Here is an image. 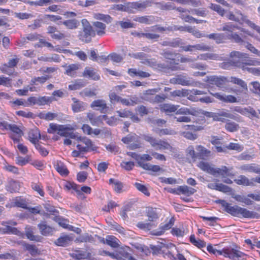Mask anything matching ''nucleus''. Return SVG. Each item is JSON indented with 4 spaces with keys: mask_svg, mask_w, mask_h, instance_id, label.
<instances>
[{
    "mask_svg": "<svg viewBox=\"0 0 260 260\" xmlns=\"http://www.w3.org/2000/svg\"><path fill=\"white\" fill-rule=\"evenodd\" d=\"M216 203L220 204L224 208V211L230 213L233 216L238 217L247 218H258L260 215L258 213L247 210L238 206H231L230 204L224 200H219L216 201Z\"/></svg>",
    "mask_w": 260,
    "mask_h": 260,
    "instance_id": "nucleus-1",
    "label": "nucleus"
},
{
    "mask_svg": "<svg viewBox=\"0 0 260 260\" xmlns=\"http://www.w3.org/2000/svg\"><path fill=\"white\" fill-rule=\"evenodd\" d=\"M198 166L203 171L215 177L221 176L226 178L233 175L231 172L232 168H228L226 166H222L220 168H214L213 165L203 161L199 162Z\"/></svg>",
    "mask_w": 260,
    "mask_h": 260,
    "instance_id": "nucleus-2",
    "label": "nucleus"
},
{
    "mask_svg": "<svg viewBox=\"0 0 260 260\" xmlns=\"http://www.w3.org/2000/svg\"><path fill=\"white\" fill-rule=\"evenodd\" d=\"M142 138L155 150H168L172 153L177 152V149L173 147L170 144L165 140L157 139L148 134L143 135Z\"/></svg>",
    "mask_w": 260,
    "mask_h": 260,
    "instance_id": "nucleus-3",
    "label": "nucleus"
},
{
    "mask_svg": "<svg viewBox=\"0 0 260 260\" xmlns=\"http://www.w3.org/2000/svg\"><path fill=\"white\" fill-rule=\"evenodd\" d=\"M82 29L79 31V39L85 43H88L95 36V31L89 22L85 19L82 20Z\"/></svg>",
    "mask_w": 260,
    "mask_h": 260,
    "instance_id": "nucleus-4",
    "label": "nucleus"
},
{
    "mask_svg": "<svg viewBox=\"0 0 260 260\" xmlns=\"http://www.w3.org/2000/svg\"><path fill=\"white\" fill-rule=\"evenodd\" d=\"M170 83L173 84H180L182 86H196V82L191 78L183 75H178L170 79Z\"/></svg>",
    "mask_w": 260,
    "mask_h": 260,
    "instance_id": "nucleus-5",
    "label": "nucleus"
},
{
    "mask_svg": "<svg viewBox=\"0 0 260 260\" xmlns=\"http://www.w3.org/2000/svg\"><path fill=\"white\" fill-rule=\"evenodd\" d=\"M113 258L116 260H137L128 252L127 247H120L114 252Z\"/></svg>",
    "mask_w": 260,
    "mask_h": 260,
    "instance_id": "nucleus-6",
    "label": "nucleus"
},
{
    "mask_svg": "<svg viewBox=\"0 0 260 260\" xmlns=\"http://www.w3.org/2000/svg\"><path fill=\"white\" fill-rule=\"evenodd\" d=\"M235 117V115L229 113L227 110L222 109L214 112L212 118L214 121L225 122V118L234 119Z\"/></svg>",
    "mask_w": 260,
    "mask_h": 260,
    "instance_id": "nucleus-7",
    "label": "nucleus"
},
{
    "mask_svg": "<svg viewBox=\"0 0 260 260\" xmlns=\"http://www.w3.org/2000/svg\"><path fill=\"white\" fill-rule=\"evenodd\" d=\"M153 3V2L150 0H146L142 2H130L131 13H134V9L139 11H143L147 7H151Z\"/></svg>",
    "mask_w": 260,
    "mask_h": 260,
    "instance_id": "nucleus-8",
    "label": "nucleus"
},
{
    "mask_svg": "<svg viewBox=\"0 0 260 260\" xmlns=\"http://www.w3.org/2000/svg\"><path fill=\"white\" fill-rule=\"evenodd\" d=\"M37 226L40 234L45 237L53 235L55 231L53 227L48 225L45 221H41Z\"/></svg>",
    "mask_w": 260,
    "mask_h": 260,
    "instance_id": "nucleus-9",
    "label": "nucleus"
},
{
    "mask_svg": "<svg viewBox=\"0 0 260 260\" xmlns=\"http://www.w3.org/2000/svg\"><path fill=\"white\" fill-rule=\"evenodd\" d=\"M73 241L72 236L69 235L62 234L57 239L54 243L57 246L67 247L71 245Z\"/></svg>",
    "mask_w": 260,
    "mask_h": 260,
    "instance_id": "nucleus-10",
    "label": "nucleus"
},
{
    "mask_svg": "<svg viewBox=\"0 0 260 260\" xmlns=\"http://www.w3.org/2000/svg\"><path fill=\"white\" fill-rule=\"evenodd\" d=\"M206 81L211 84H214L219 88H221L225 85L227 82V79L224 77L211 76L207 77Z\"/></svg>",
    "mask_w": 260,
    "mask_h": 260,
    "instance_id": "nucleus-11",
    "label": "nucleus"
},
{
    "mask_svg": "<svg viewBox=\"0 0 260 260\" xmlns=\"http://www.w3.org/2000/svg\"><path fill=\"white\" fill-rule=\"evenodd\" d=\"M211 89H212L211 88L209 90L210 94H212L213 96L222 102L228 103H234L238 102L236 98L232 95H225L224 94H222L218 92L213 93L211 91Z\"/></svg>",
    "mask_w": 260,
    "mask_h": 260,
    "instance_id": "nucleus-12",
    "label": "nucleus"
},
{
    "mask_svg": "<svg viewBox=\"0 0 260 260\" xmlns=\"http://www.w3.org/2000/svg\"><path fill=\"white\" fill-rule=\"evenodd\" d=\"M35 228L31 226H27L25 228V234L27 239L30 241L35 242H41L43 237L39 235H35Z\"/></svg>",
    "mask_w": 260,
    "mask_h": 260,
    "instance_id": "nucleus-13",
    "label": "nucleus"
},
{
    "mask_svg": "<svg viewBox=\"0 0 260 260\" xmlns=\"http://www.w3.org/2000/svg\"><path fill=\"white\" fill-rule=\"evenodd\" d=\"M223 251L224 256L234 260L238 259L244 255L243 252L231 248H224Z\"/></svg>",
    "mask_w": 260,
    "mask_h": 260,
    "instance_id": "nucleus-14",
    "label": "nucleus"
},
{
    "mask_svg": "<svg viewBox=\"0 0 260 260\" xmlns=\"http://www.w3.org/2000/svg\"><path fill=\"white\" fill-rule=\"evenodd\" d=\"M87 116L92 125L98 126L102 123L104 118L105 117V115L96 116L94 113H88Z\"/></svg>",
    "mask_w": 260,
    "mask_h": 260,
    "instance_id": "nucleus-15",
    "label": "nucleus"
},
{
    "mask_svg": "<svg viewBox=\"0 0 260 260\" xmlns=\"http://www.w3.org/2000/svg\"><path fill=\"white\" fill-rule=\"evenodd\" d=\"M236 111L242 115L247 116L250 118L253 117L259 118L258 114L253 108L249 107L247 108L239 109L236 110Z\"/></svg>",
    "mask_w": 260,
    "mask_h": 260,
    "instance_id": "nucleus-16",
    "label": "nucleus"
},
{
    "mask_svg": "<svg viewBox=\"0 0 260 260\" xmlns=\"http://www.w3.org/2000/svg\"><path fill=\"white\" fill-rule=\"evenodd\" d=\"M28 138L29 141L34 144L37 145V143L41 139L40 131L37 128L31 129L28 133Z\"/></svg>",
    "mask_w": 260,
    "mask_h": 260,
    "instance_id": "nucleus-17",
    "label": "nucleus"
},
{
    "mask_svg": "<svg viewBox=\"0 0 260 260\" xmlns=\"http://www.w3.org/2000/svg\"><path fill=\"white\" fill-rule=\"evenodd\" d=\"M72 100L73 101L72 109L74 112H80L85 109V104L83 102L78 100L75 98H73Z\"/></svg>",
    "mask_w": 260,
    "mask_h": 260,
    "instance_id": "nucleus-18",
    "label": "nucleus"
},
{
    "mask_svg": "<svg viewBox=\"0 0 260 260\" xmlns=\"http://www.w3.org/2000/svg\"><path fill=\"white\" fill-rule=\"evenodd\" d=\"M102 242L113 248H117L119 246L120 241L114 236H107L106 239H103Z\"/></svg>",
    "mask_w": 260,
    "mask_h": 260,
    "instance_id": "nucleus-19",
    "label": "nucleus"
},
{
    "mask_svg": "<svg viewBox=\"0 0 260 260\" xmlns=\"http://www.w3.org/2000/svg\"><path fill=\"white\" fill-rule=\"evenodd\" d=\"M1 124L6 129H10L17 135L21 137L22 131L16 124H9L7 122H1Z\"/></svg>",
    "mask_w": 260,
    "mask_h": 260,
    "instance_id": "nucleus-20",
    "label": "nucleus"
},
{
    "mask_svg": "<svg viewBox=\"0 0 260 260\" xmlns=\"http://www.w3.org/2000/svg\"><path fill=\"white\" fill-rule=\"evenodd\" d=\"M174 219L173 218H171L168 223L160 226V231H154L153 233V235L157 236L161 235L165 231L171 229L172 225L174 224Z\"/></svg>",
    "mask_w": 260,
    "mask_h": 260,
    "instance_id": "nucleus-21",
    "label": "nucleus"
},
{
    "mask_svg": "<svg viewBox=\"0 0 260 260\" xmlns=\"http://www.w3.org/2000/svg\"><path fill=\"white\" fill-rule=\"evenodd\" d=\"M240 169L242 171L260 174V168L254 164L242 165L240 166Z\"/></svg>",
    "mask_w": 260,
    "mask_h": 260,
    "instance_id": "nucleus-22",
    "label": "nucleus"
},
{
    "mask_svg": "<svg viewBox=\"0 0 260 260\" xmlns=\"http://www.w3.org/2000/svg\"><path fill=\"white\" fill-rule=\"evenodd\" d=\"M91 107L92 108L98 107L99 108L96 109V110H100L102 113L104 112L105 110L108 108L106 102L103 100H97L94 101L91 104Z\"/></svg>",
    "mask_w": 260,
    "mask_h": 260,
    "instance_id": "nucleus-23",
    "label": "nucleus"
},
{
    "mask_svg": "<svg viewBox=\"0 0 260 260\" xmlns=\"http://www.w3.org/2000/svg\"><path fill=\"white\" fill-rule=\"evenodd\" d=\"M236 183L238 185L244 186H254V183L251 180H249L244 175H240L237 179L234 180Z\"/></svg>",
    "mask_w": 260,
    "mask_h": 260,
    "instance_id": "nucleus-24",
    "label": "nucleus"
},
{
    "mask_svg": "<svg viewBox=\"0 0 260 260\" xmlns=\"http://www.w3.org/2000/svg\"><path fill=\"white\" fill-rule=\"evenodd\" d=\"M92 25L95 28V34L96 33L98 36H102L105 34L106 24L99 21H96L93 22Z\"/></svg>",
    "mask_w": 260,
    "mask_h": 260,
    "instance_id": "nucleus-25",
    "label": "nucleus"
},
{
    "mask_svg": "<svg viewBox=\"0 0 260 260\" xmlns=\"http://www.w3.org/2000/svg\"><path fill=\"white\" fill-rule=\"evenodd\" d=\"M198 111L196 108L190 107L189 108L186 107H182L180 109H178L177 110V113L179 114L184 115H191L193 116H196L198 114Z\"/></svg>",
    "mask_w": 260,
    "mask_h": 260,
    "instance_id": "nucleus-26",
    "label": "nucleus"
},
{
    "mask_svg": "<svg viewBox=\"0 0 260 260\" xmlns=\"http://www.w3.org/2000/svg\"><path fill=\"white\" fill-rule=\"evenodd\" d=\"M160 54L166 59L174 61L175 60V58H178L181 56L180 54L175 53L167 49L163 50Z\"/></svg>",
    "mask_w": 260,
    "mask_h": 260,
    "instance_id": "nucleus-27",
    "label": "nucleus"
},
{
    "mask_svg": "<svg viewBox=\"0 0 260 260\" xmlns=\"http://www.w3.org/2000/svg\"><path fill=\"white\" fill-rule=\"evenodd\" d=\"M139 167L144 170L152 171L154 172H157L161 170V168L158 165H151L144 162H139Z\"/></svg>",
    "mask_w": 260,
    "mask_h": 260,
    "instance_id": "nucleus-28",
    "label": "nucleus"
},
{
    "mask_svg": "<svg viewBox=\"0 0 260 260\" xmlns=\"http://www.w3.org/2000/svg\"><path fill=\"white\" fill-rule=\"evenodd\" d=\"M83 75L84 77H88L94 80H98L100 79V75L97 74L94 70L87 68H85L83 73Z\"/></svg>",
    "mask_w": 260,
    "mask_h": 260,
    "instance_id": "nucleus-29",
    "label": "nucleus"
},
{
    "mask_svg": "<svg viewBox=\"0 0 260 260\" xmlns=\"http://www.w3.org/2000/svg\"><path fill=\"white\" fill-rule=\"evenodd\" d=\"M62 23L68 29H76L79 25L80 22L76 19H69L65 20Z\"/></svg>",
    "mask_w": 260,
    "mask_h": 260,
    "instance_id": "nucleus-30",
    "label": "nucleus"
},
{
    "mask_svg": "<svg viewBox=\"0 0 260 260\" xmlns=\"http://www.w3.org/2000/svg\"><path fill=\"white\" fill-rule=\"evenodd\" d=\"M206 37L210 39H213L215 41L217 44H220L224 42L225 37L224 34H211L206 35Z\"/></svg>",
    "mask_w": 260,
    "mask_h": 260,
    "instance_id": "nucleus-31",
    "label": "nucleus"
},
{
    "mask_svg": "<svg viewBox=\"0 0 260 260\" xmlns=\"http://www.w3.org/2000/svg\"><path fill=\"white\" fill-rule=\"evenodd\" d=\"M19 244L21 245L26 250H28L32 256L35 255L38 253V249L34 245L29 244L23 241H20Z\"/></svg>",
    "mask_w": 260,
    "mask_h": 260,
    "instance_id": "nucleus-32",
    "label": "nucleus"
},
{
    "mask_svg": "<svg viewBox=\"0 0 260 260\" xmlns=\"http://www.w3.org/2000/svg\"><path fill=\"white\" fill-rule=\"evenodd\" d=\"M229 81L233 84L239 85L243 90L246 91L248 90V87L246 83L240 78L235 77H231Z\"/></svg>",
    "mask_w": 260,
    "mask_h": 260,
    "instance_id": "nucleus-33",
    "label": "nucleus"
},
{
    "mask_svg": "<svg viewBox=\"0 0 260 260\" xmlns=\"http://www.w3.org/2000/svg\"><path fill=\"white\" fill-rule=\"evenodd\" d=\"M56 171L61 175L67 176L69 171L66 166L60 161H57L55 166Z\"/></svg>",
    "mask_w": 260,
    "mask_h": 260,
    "instance_id": "nucleus-34",
    "label": "nucleus"
},
{
    "mask_svg": "<svg viewBox=\"0 0 260 260\" xmlns=\"http://www.w3.org/2000/svg\"><path fill=\"white\" fill-rule=\"evenodd\" d=\"M196 149L198 151V155L202 159L210 155L211 151L201 145L198 146Z\"/></svg>",
    "mask_w": 260,
    "mask_h": 260,
    "instance_id": "nucleus-35",
    "label": "nucleus"
},
{
    "mask_svg": "<svg viewBox=\"0 0 260 260\" xmlns=\"http://www.w3.org/2000/svg\"><path fill=\"white\" fill-rule=\"evenodd\" d=\"M129 4L130 2L126 3L124 4V5H114L113 6V9L131 13V6Z\"/></svg>",
    "mask_w": 260,
    "mask_h": 260,
    "instance_id": "nucleus-36",
    "label": "nucleus"
},
{
    "mask_svg": "<svg viewBox=\"0 0 260 260\" xmlns=\"http://www.w3.org/2000/svg\"><path fill=\"white\" fill-rule=\"evenodd\" d=\"M4 233L7 234H12L18 236L23 237L24 234L19 231L16 228L12 227L9 225H7L3 229Z\"/></svg>",
    "mask_w": 260,
    "mask_h": 260,
    "instance_id": "nucleus-37",
    "label": "nucleus"
},
{
    "mask_svg": "<svg viewBox=\"0 0 260 260\" xmlns=\"http://www.w3.org/2000/svg\"><path fill=\"white\" fill-rule=\"evenodd\" d=\"M146 215L150 221H153L158 218V214L155 209L149 207L147 209Z\"/></svg>",
    "mask_w": 260,
    "mask_h": 260,
    "instance_id": "nucleus-38",
    "label": "nucleus"
},
{
    "mask_svg": "<svg viewBox=\"0 0 260 260\" xmlns=\"http://www.w3.org/2000/svg\"><path fill=\"white\" fill-rule=\"evenodd\" d=\"M19 187L18 182L13 180H10L6 186V189L11 192L17 191L19 189Z\"/></svg>",
    "mask_w": 260,
    "mask_h": 260,
    "instance_id": "nucleus-39",
    "label": "nucleus"
},
{
    "mask_svg": "<svg viewBox=\"0 0 260 260\" xmlns=\"http://www.w3.org/2000/svg\"><path fill=\"white\" fill-rule=\"evenodd\" d=\"M178 190L180 192H181L182 193L184 194H186L188 196L193 194L196 191V190L195 189L186 185L180 186L178 188Z\"/></svg>",
    "mask_w": 260,
    "mask_h": 260,
    "instance_id": "nucleus-40",
    "label": "nucleus"
},
{
    "mask_svg": "<svg viewBox=\"0 0 260 260\" xmlns=\"http://www.w3.org/2000/svg\"><path fill=\"white\" fill-rule=\"evenodd\" d=\"M179 107V105L165 104L162 106V107H161V110L166 112L171 113L177 111Z\"/></svg>",
    "mask_w": 260,
    "mask_h": 260,
    "instance_id": "nucleus-41",
    "label": "nucleus"
},
{
    "mask_svg": "<svg viewBox=\"0 0 260 260\" xmlns=\"http://www.w3.org/2000/svg\"><path fill=\"white\" fill-rule=\"evenodd\" d=\"M56 222H57L59 225L62 226L64 229H67L68 230H73V226L69 225L67 223L68 221L66 219L61 218L60 217H55L53 219Z\"/></svg>",
    "mask_w": 260,
    "mask_h": 260,
    "instance_id": "nucleus-42",
    "label": "nucleus"
},
{
    "mask_svg": "<svg viewBox=\"0 0 260 260\" xmlns=\"http://www.w3.org/2000/svg\"><path fill=\"white\" fill-rule=\"evenodd\" d=\"M189 240L192 244L198 248H201L206 246V242L200 239L196 240L194 235L190 236Z\"/></svg>",
    "mask_w": 260,
    "mask_h": 260,
    "instance_id": "nucleus-43",
    "label": "nucleus"
},
{
    "mask_svg": "<svg viewBox=\"0 0 260 260\" xmlns=\"http://www.w3.org/2000/svg\"><path fill=\"white\" fill-rule=\"evenodd\" d=\"M239 128V126L237 123L231 121L229 120L225 125V128L228 131L230 132H234L237 131Z\"/></svg>",
    "mask_w": 260,
    "mask_h": 260,
    "instance_id": "nucleus-44",
    "label": "nucleus"
},
{
    "mask_svg": "<svg viewBox=\"0 0 260 260\" xmlns=\"http://www.w3.org/2000/svg\"><path fill=\"white\" fill-rule=\"evenodd\" d=\"M77 140L84 144L86 145L85 147H88V149L92 150H94L92 142L89 139L86 137H78Z\"/></svg>",
    "mask_w": 260,
    "mask_h": 260,
    "instance_id": "nucleus-45",
    "label": "nucleus"
},
{
    "mask_svg": "<svg viewBox=\"0 0 260 260\" xmlns=\"http://www.w3.org/2000/svg\"><path fill=\"white\" fill-rule=\"evenodd\" d=\"M79 66L77 64H72L66 67V74L72 76L76 73V71L79 69Z\"/></svg>",
    "mask_w": 260,
    "mask_h": 260,
    "instance_id": "nucleus-46",
    "label": "nucleus"
},
{
    "mask_svg": "<svg viewBox=\"0 0 260 260\" xmlns=\"http://www.w3.org/2000/svg\"><path fill=\"white\" fill-rule=\"evenodd\" d=\"M201 59L204 60L212 59L220 60H221V57L218 54L215 53H207L201 55Z\"/></svg>",
    "mask_w": 260,
    "mask_h": 260,
    "instance_id": "nucleus-47",
    "label": "nucleus"
},
{
    "mask_svg": "<svg viewBox=\"0 0 260 260\" xmlns=\"http://www.w3.org/2000/svg\"><path fill=\"white\" fill-rule=\"evenodd\" d=\"M94 17L96 19L102 20L107 23H111L112 19L110 15L101 13L95 14L94 15Z\"/></svg>",
    "mask_w": 260,
    "mask_h": 260,
    "instance_id": "nucleus-48",
    "label": "nucleus"
},
{
    "mask_svg": "<svg viewBox=\"0 0 260 260\" xmlns=\"http://www.w3.org/2000/svg\"><path fill=\"white\" fill-rule=\"evenodd\" d=\"M192 26H179L174 25L171 26V28H169L170 30H173V31L179 30L180 31H186L190 33L191 31Z\"/></svg>",
    "mask_w": 260,
    "mask_h": 260,
    "instance_id": "nucleus-49",
    "label": "nucleus"
},
{
    "mask_svg": "<svg viewBox=\"0 0 260 260\" xmlns=\"http://www.w3.org/2000/svg\"><path fill=\"white\" fill-rule=\"evenodd\" d=\"M63 125H59L56 123H51L49 125V128L47 129V132L49 134H53L56 132H59L62 129Z\"/></svg>",
    "mask_w": 260,
    "mask_h": 260,
    "instance_id": "nucleus-50",
    "label": "nucleus"
},
{
    "mask_svg": "<svg viewBox=\"0 0 260 260\" xmlns=\"http://www.w3.org/2000/svg\"><path fill=\"white\" fill-rule=\"evenodd\" d=\"M52 98L48 96H40L38 99L37 105L39 106H44L49 104L52 102Z\"/></svg>",
    "mask_w": 260,
    "mask_h": 260,
    "instance_id": "nucleus-51",
    "label": "nucleus"
},
{
    "mask_svg": "<svg viewBox=\"0 0 260 260\" xmlns=\"http://www.w3.org/2000/svg\"><path fill=\"white\" fill-rule=\"evenodd\" d=\"M137 226L142 230H150L153 227L156 226V225L151 222L144 223L143 222H139L137 224Z\"/></svg>",
    "mask_w": 260,
    "mask_h": 260,
    "instance_id": "nucleus-52",
    "label": "nucleus"
},
{
    "mask_svg": "<svg viewBox=\"0 0 260 260\" xmlns=\"http://www.w3.org/2000/svg\"><path fill=\"white\" fill-rule=\"evenodd\" d=\"M209 8L211 10L216 11L219 15L223 16L225 13V10L219 5L211 4Z\"/></svg>",
    "mask_w": 260,
    "mask_h": 260,
    "instance_id": "nucleus-53",
    "label": "nucleus"
},
{
    "mask_svg": "<svg viewBox=\"0 0 260 260\" xmlns=\"http://www.w3.org/2000/svg\"><path fill=\"white\" fill-rule=\"evenodd\" d=\"M151 17V16H138L135 18L134 20L141 23L149 24L151 22V20H150Z\"/></svg>",
    "mask_w": 260,
    "mask_h": 260,
    "instance_id": "nucleus-54",
    "label": "nucleus"
},
{
    "mask_svg": "<svg viewBox=\"0 0 260 260\" xmlns=\"http://www.w3.org/2000/svg\"><path fill=\"white\" fill-rule=\"evenodd\" d=\"M230 56L231 58H232L233 59L234 58H237L239 59L248 58V55L247 54L236 51L231 52L230 53Z\"/></svg>",
    "mask_w": 260,
    "mask_h": 260,
    "instance_id": "nucleus-55",
    "label": "nucleus"
},
{
    "mask_svg": "<svg viewBox=\"0 0 260 260\" xmlns=\"http://www.w3.org/2000/svg\"><path fill=\"white\" fill-rule=\"evenodd\" d=\"M104 120L106 121V123L110 126H114L118 124L119 119L115 117L112 116L108 117L105 115V117L104 118Z\"/></svg>",
    "mask_w": 260,
    "mask_h": 260,
    "instance_id": "nucleus-56",
    "label": "nucleus"
},
{
    "mask_svg": "<svg viewBox=\"0 0 260 260\" xmlns=\"http://www.w3.org/2000/svg\"><path fill=\"white\" fill-rule=\"evenodd\" d=\"M40 118L46 120H52L57 117V114L54 113L48 112L47 113H41L39 115Z\"/></svg>",
    "mask_w": 260,
    "mask_h": 260,
    "instance_id": "nucleus-57",
    "label": "nucleus"
},
{
    "mask_svg": "<svg viewBox=\"0 0 260 260\" xmlns=\"http://www.w3.org/2000/svg\"><path fill=\"white\" fill-rule=\"evenodd\" d=\"M0 70L5 74L12 75L14 72V69L9 67L7 63H5L0 67Z\"/></svg>",
    "mask_w": 260,
    "mask_h": 260,
    "instance_id": "nucleus-58",
    "label": "nucleus"
},
{
    "mask_svg": "<svg viewBox=\"0 0 260 260\" xmlns=\"http://www.w3.org/2000/svg\"><path fill=\"white\" fill-rule=\"evenodd\" d=\"M249 85L252 86V88H250L251 91L260 95V83L257 81H253Z\"/></svg>",
    "mask_w": 260,
    "mask_h": 260,
    "instance_id": "nucleus-59",
    "label": "nucleus"
},
{
    "mask_svg": "<svg viewBox=\"0 0 260 260\" xmlns=\"http://www.w3.org/2000/svg\"><path fill=\"white\" fill-rule=\"evenodd\" d=\"M234 198L237 201L242 202L247 205H250L253 203V202L251 200L244 196L236 195Z\"/></svg>",
    "mask_w": 260,
    "mask_h": 260,
    "instance_id": "nucleus-60",
    "label": "nucleus"
},
{
    "mask_svg": "<svg viewBox=\"0 0 260 260\" xmlns=\"http://www.w3.org/2000/svg\"><path fill=\"white\" fill-rule=\"evenodd\" d=\"M236 14L238 15L237 16L235 15L233 13L230 12L227 15V17L229 19L236 22H239L240 20H243V15L241 13L237 12Z\"/></svg>",
    "mask_w": 260,
    "mask_h": 260,
    "instance_id": "nucleus-61",
    "label": "nucleus"
},
{
    "mask_svg": "<svg viewBox=\"0 0 260 260\" xmlns=\"http://www.w3.org/2000/svg\"><path fill=\"white\" fill-rule=\"evenodd\" d=\"M62 129L60 131L57 132V134L61 137H68L69 132L68 131L72 130L73 128L72 126L63 125Z\"/></svg>",
    "mask_w": 260,
    "mask_h": 260,
    "instance_id": "nucleus-62",
    "label": "nucleus"
},
{
    "mask_svg": "<svg viewBox=\"0 0 260 260\" xmlns=\"http://www.w3.org/2000/svg\"><path fill=\"white\" fill-rule=\"evenodd\" d=\"M226 148L229 150H234L238 152L242 151L244 149V147L242 145L235 143H230L226 146Z\"/></svg>",
    "mask_w": 260,
    "mask_h": 260,
    "instance_id": "nucleus-63",
    "label": "nucleus"
},
{
    "mask_svg": "<svg viewBox=\"0 0 260 260\" xmlns=\"http://www.w3.org/2000/svg\"><path fill=\"white\" fill-rule=\"evenodd\" d=\"M194 50L202 51H208L211 50V47L204 43L197 44L194 45Z\"/></svg>",
    "mask_w": 260,
    "mask_h": 260,
    "instance_id": "nucleus-64",
    "label": "nucleus"
}]
</instances>
